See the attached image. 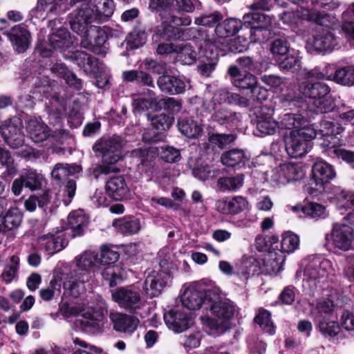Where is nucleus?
Here are the masks:
<instances>
[{
  "label": "nucleus",
  "mask_w": 354,
  "mask_h": 354,
  "mask_svg": "<svg viewBox=\"0 0 354 354\" xmlns=\"http://www.w3.org/2000/svg\"><path fill=\"white\" fill-rule=\"evenodd\" d=\"M308 263L306 265L304 270L305 282L308 283L310 288L317 287V282L328 277L334 274L335 270L330 261L322 259L320 257L312 256L308 259Z\"/></svg>",
  "instance_id": "nucleus-6"
},
{
  "label": "nucleus",
  "mask_w": 354,
  "mask_h": 354,
  "mask_svg": "<svg viewBox=\"0 0 354 354\" xmlns=\"http://www.w3.org/2000/svg\"><path fill=\"white\" fill-rule=\"evenodd\" d=\"M308 44L316 51L324 52L333 50L337 43L330 31L322 29L316 32L313 38L308 40Z\"/></svg>",
  "instance_id": "nucleus-22"
},
{
  "label": "nucleus",
  "mask_w": 354,
  "mask_h": 354,
  "mask_svg": "<svg viewBox=\"0 0 354 354\" xmlns=\"http://www.w3.org/2000/svg\"><path fill=\"white\" fill-rule=\"evenodd\" d=\"M326 246L330 250L348 251L354 241L353 228L347 225L335 224L330 234L325 236Z\"/></svg>",
  "instance_id": "nucleus-8"
},
{
  "label": "nucleus",
  "mask_w": 354,
  "mask_h": 354,
  "mask_svg": "<svg viewBox=\"0 0 354 354\" xmlns=\"http://www.w3.org/2000/svg\"><path fill=\"white\" fill-rule=\"evenodd\" d=\"M178 126L181 133L189 138H198L203 131L201 127L191 119L178 120Z\"/></svg>",
  "instance_id": "nucleus-41"
},
{
  "label": "nucleus",
  "mask_w": 354,
  "mask_h": 354,
  "mask_svg": "<svg viewBox=\"0 0 354 354\" xmlns=\"http://www.w3.org/2000/svg\"><path fill=\"white\" fill-rule=\"evenodd\" d=\"M165 285L162 274L153 271L146 278L144 283V290L149 297L158 296Z\"/></svg>",
  "instance_id": "nucleus-32"
},
{
  "label": "nucleus",
  "mask_w": 354,
  "mask_h": 354,
  "mask_svg": "<svg viewBox=\"0 0 354 354\" xmlns=\"http://www.w3.org/2000/svg\"><path fill=\"white\" fill-rule=\"evenodd\" d=\"M82 35L84 38L81 40V46L93 52H96L97 48L102 46L107 39L105 32L97 26H91Z\"/></svg>",
  "instance_id": "nucleus-20"
},
{
  "label": "nucleus",
  "mask_w": 354,
  "mask_h": 354,
  "mask_svg": "<svg viewBox=\"0 0 354 354\" xmlns=\"http://www.w3.org/2000/svg\"><path fill=\"white\" fill-rule=\"evenodd\" d=\"M107 304L104 299L99 301V307L93 312L86 311L82 314L83 319L79 320L82 329L88 333L95 334L102 331V320L107 313Z\"/></svg>",
  "instance_id": "nucleus-11"
},
{
  "label": "nucleus",
  "mask_w": 354,
  "mask_h": 354,
  "mask_svg": "<svg viewBox=\"0 0 354 354\" xmlns=\"http://www.w3.org/2000/svg\"><path fill=\"white\" fill-rule=\"evenodd\" d=\"M300 66V57L295 52H289L287 56L279 62V67L281 70L295 71Z\"/></svg>",
  "instance_id": "nucleus-57"
},
{
  "label": "nucleus",
  "mask_w": 354,
  "mask_h": 354,
  "mask_svg": "<svg viewBox=\"0 0 354 354\" xmlns=\"http://www.w3.org/2000/svg\"><path fill=\"white\" fill-rule=\"evenodd\" d=\"M192 19L188 16L177 17L172 13V10L164 16L162 25L156 28V33L165 39L187 40L189 38L188 28H181L178 26H188Z\"/></svg>",
  "instance_id": "nucleus-4"
},
{
  "label": "nucleus",
  "mask_w": 354,
  "mask_h": 354,
  "mask_svg": "<svg viewBox=\"0 0 354 354\" xmlns=\"http://www.w3.org/2000/svg\"><path fill=\"white\" fill-rule=\"evenodd\" d=\"M23 214L18 208H10L2 218L3 226L8 230L18 227L22 221Z\"/></svg>",
  "instance_id": "nucleus-48"
},
{
  "label": "nucleus",
  "mask_w": 354,
  "mask_h": 354,
  "mask_svg": "<svg viewBox=\"0 0 354 354\" xmlns=\"http://www.w3.org/2000/svg\"><path fill=\"white\" fill-rule=\"evenodd\" d=\"M203 291L205 292L207 297H210V290H198L195 286L187 288L180 298L183 306L190 310L199 309L204 302Z\"/></svg>",
  "instance_id": "nucleus-21"
},
{
  "label": "nucleus",
  "mask_w": 354,
  "mask_h": 354,
  "mask_svg": "<svg viewBox=\"0 0 354 354\" xmlns=\"http://www.w3.org/2000/svg\"><path fill=\"white\" fill-rule=\"evenodd\" d=\"M243 22L236 18L225 19L218 24L215 28V33L219 38L224 39L236 35L242 28Z\"/></svg>",
  "instance_id": "nucleus-30"
},
{
  "label": "nucleus",
  "mask_w": 354,
  "mask_h": 354,
  "mask_svg": "<svg viewBox=\"0 0 354 354\" xmlns=\"http://www.w3.org/2000/svg\"><path fill=\"white\" fill-rule=\"evenodd\" d=\"M93 18H95L94 10L88 5L84 4L71 14V28L74 32L81 35L86 32L88 24L91 22Z\"/></svg>",
  "instance_id": "nucleus-13"
},
{
  "label": "nucleus",
  "mask_w": 354,
  "mask_h": 354,
  "mask_svg": "<svg viewBox=\"0 0 354 354\" xmlns=\"http://www.w3.org/2000/svg\"><path fill=\"white\" fill-rule=\"evenodd\" d=\"M0 134L8 145L13 149H18L24 145L23 125L20 119L17 117L2 122L0 125Z\"/></svg>",
  "instance_id": "nucleus-9"
},
{
  "label": "nucleus",
  "mask_w": 354,
  "mask_h": 354,
  "mask_svg": "<svg viewBox=\"0 0 354 354\" xmlns=\"http://www.w3.org/2000/svg\"><path fill=\"white\" fill-rule=\"evenodd\" d=\"M248 203L245 198L236 196L231 199H223L216 203V209L224 214H236L244 210Z\"/></svg>",
  "instance_id": "nucleus-23"
},
{
  "label": "nucleus",
  "mask_w": 354,
  "mask_h": 354,
  "mask_svg": "<svg viewBox=\"0 0 354 354\" xmlns=\"http://www.w3.org/2000/svg\"><path fill=\"white\" fill-rule=\"evenodd\" d=\"M165 320L167 325L171 326L172 329L177 332L181 333L192 324V320L186 313L171 310L168 315H165Z\"/></svg>",
  "instance_id": "nucleus-26"
},
{
  "label": "nucleus",
  "mask_w": 354,
  "mask_h": 354,
  "mask_svg": "<svg viewBox=\"0 0 354 354\" xmlns=\"http://www.w3.org/2000/svg\"><path fill=\"white\" fill-rule=\"evenodd\" d=\"M227 101L230 104H234L243 107L248 106L250 103L261 102L268 97V90H248L246 96L244 93H229L225 90Z\"/></svg>",
  "instance_id": "nucleus-15"
},
{
  "label": "nucleus",
  "mask_w": 354,
  "mask_h": 354,
  "mask_svg": "<svg viewBox=\"0 0 354 354\" xmlns=\"http://www.w3.org/2000/svg\"><path fill=\"white\" fill-rule=\"evenodd\" d=\"M64 57L75 62L86 73L93 72L97 66V59L92 55L80 50L64 53Z\"/></svg>",
  "instance_id": "nucleus-25"
},
{
  "label": "nucleus",
  "mask_w": 354,
  "mask_h": 354,
  "mask_svg": "<svg viewBox=\"0 0 354 354\" xmlns=\"http://www.w3.org/2000/svg\"><path fill=\"white\" fill-rule=\"evenodd\" d=\"M318 322L319 331L325 337H335L340 332V326L338 322L335 321L319 319Z\"/></svg>",
  "instance_id": "nucleus-53"
},
{
  "label": "nucleus",
  "mask_w": 354,
  "mask_h": 354,
  "mask_svg": "<svg viewBox=\"0 0 354 354\" xmlns=\"http://www.w3.org/2000/svg\"><path fill=\"white\" fill-rule=\"evenodd\" d=\"M102 275L111 287L115 286L121 283L123 279L122 270L117 266L106 267L102 272Z\"/></svg>",
  "instance_id": "nucleus-49"
},
{
  "label": "nucleus",
  "mask_w": 354,
  "mask_h": 354,
  "mask_svg": "<svg viewBox=\"0 0 354 354\" xmlns=\"http://www.w3.org/2000/svg\"><path fill=\"white\" fill-rule=\"evenodd\" d=\"M21 176L24 181L26 188H28L31 191L41 188V177L35 171L28 170Z\"/></svg>",
  "instance_id": "nucleus-56"
},
{
  "label": "nucleus",
  "mask_w": 354,
  "mask_h": 354,
  "mask_svg": "<svg viewBox=\"0 0 354 354\" xmlns=\"http://www.w3.org/2000/svg\"><path fill=\"white\" fill-rule=\"evenodd\" d=\"M160 88H185L191 87L189 80L170 75H162L157 80Z\"/></svg>",
  "instance_id": "nucleus-39"
},
{
  "label": "nucleus",
  "mask_w": 354,
  "mask_h": 354,
  "mask_svg": "<svg viewBox=\"0 0 354 354\" xmlns=\"http://www.w3.org/2000/svg\"><path fill=\"white\" fill-rule=\"evenodd\" d=\"M126 143L122 137L113 136L107 140L96 142L93 149L95 152L100 153L103 163L115 165L122 158L120 150Z\"/></svg>",
  "instance_id": "nucleus-7"
},
{
  "label": "nucleus",
  "mask_w": 354,
  "mask_h": 354,
  "mask_svg": "<svg viewBox=\"0 0 354 354\" xmlns=\"http://www.w3.org/2000/svg\"><path fill=\"white\" fill-rule=\"evenodd\" d=\"M198 53L190 44L178 45L176 59L183 64L191 65L195 62Z\"/></svg>",
  "instance_id": "nucleus-43"
},
{
  "label": "nucleus",
  "mask_w": 354,
  "mask_h": 354,
  "mask_svg": "<svg viewBox=\"0 0 354 354\" xmlns=\"http://www.w3.org/2000/svg\"><path fill=\"white\" fill-rule=\"evenodd\" d=\"M304 214L313 218L324 217L326 215V207L317 203H310L302 207Z\"/></svg>",
  "instance_id": "nucleus-64"
},
{
  "label": "nucleus",
  "mask_w": 354,
  "mask_h": 354,
  "mask_svg": "<svg viewBox=\"0 0 354 354\" xmlns=\"http://www.w3.org/2000/svg\"><path fill=\"white\" fill-rule=\"evenodd\" d=\"M81 170L80 165L59 162L54 166L50 174L55 180L61 183L68 176L78 174Z\"/></svg>",
  "instance_id": "nucleus-33"
},
{
  "label": "nucleus",
  "mask_w": 354,
  "mask_h": 354,
  "mask_svg": "<svg viewBox=\"0 0 354 354\" xmlns=\"http://www.w3.org/2000/svg\"><path fill=\"white\" fill-rule=\"evenodd\" d=\"M316 137V130L310 127L292 130L284 138L287 153L294 158L302 157L311 149V141Z\"/></svg>",
  "instance_id": "nucleus-3"
},
{
  "label": "nucleus",
  "mask_w": 354,
  "mask_h": 354,
  "mask_svg": "<svg viewBox=\"0 0 354 354\" xmlns=\"http://www.w3.org/2000/svg\"><path fill=\"white\" fill-rule=\"evenodd\" d=\"M246 158L244 151L241 149H232L223 153L221 161L223 165L235 167L243 162Z\"/></svg>",
  "instance_id": "nucleus-45"
},
{
  "label": "nucleus",
  "mask_w": 354,
  "mask_h": 354,
  "mask_svg": "<svg viewBox=\"0 0 354 354\" xmlns=\"http://www.w3.org/2000/svg\"><path fill=\"white\" fill-rule=\"evenodd\" d=\"M299 245V236L288 232L284 234L281 241V250L283 252L291 253L297 250Z\"/></svg>",
  "instance_id": "nucleus-55"
},
{
  "label": "nucleus",
  "mask_w": 354,
  "mask_h": 354,
  "mask_svg": "<svg viewBox=\"0 0 354 354\" xmlns=\"http://www.w3.org/2000/svg\"><path fill=\"white\" fill-rule=\"evenodd\" d=\"M304 76L308 84L311 85L310 87L308 85L306 86L305 88H324L326 86L324 83L320 82L326 78V74L321 72L318 68L305 72ZM326 87L328 88V86Z\"/></svg>",
  "instance_id": "nucleus-46"
},
{
  "label": "nucleus",
  "mask_w": 354,
  "mask_h": 354,
  "mask_svg": "<svg viewBox=\"0 0 354 354\" xmlns=\"http://www.w3.org/2000/svg\"><path fill=\"white\" fill-rule=\"evenodd\" d=\"M336 176L333 167L324 160L317 161L312 167V180L318 187L324 189Z\"/></svg>",
  "instance_id": "nucleus-17"
},
{
  "label": "nucleus",
  "mask_w": 354,
  "mask_h": 354,
  "mask_svg": "<svg viewBox=\"0 0 354 354\" xmlns=\"http://www.w3.org/2000/svg\"><path fill=\"white\" fill-rule=\"evenodd\" d=\"M111 292L112 299L129 313H135L143 306L140 291L133 286L119 287Z\"/></svg>",
  "instance_id": "nucleus-5"
},
{
  "label": "nucleus",
  "mask_w": 354,
  "mask_h": 354,
  "mask_svg": "<svg viewBox=\"0 0 354 354\" xmlns=\"http://www.w3.org/2000/svg\"><path fill=\"white\" fill-rule=\"evenodd\" d=\"M254 322L266 332L270 335L274 333V328L271 321L270 313L266 310H261L255 317Z\"/></svg>",
  "instance_id": "nucleus-59"
},
{
  "label": "nucleus",
  "mask_w": 354,
  "mask_h": 354,
  "mask_svg": "<svg viewBox=\"0 0 354 354\" xmlns=\"http://www.w3.org/2000/svg\"><path fill=\"white\" fill-rule=\"evenodd\" d=\"M278 127V123L270 117L259 119L257 122V131L254 133L258 136L273 135Z\"/></svg>",
  "instance_id": "nucleus-44"
},
{
  "label": "nucleus",
  "mask_w": 354,
  "mask_h": 354,
  "mask_svg": "<svg viewBox=\"0 0 354 354\" xmlns=\"http://www.w3.org/2000/svg\"><path fill=\"white\" fill-rule=\"evenodd\" d=\"M149 7L158 12L161 20L172 9V0H150Z\"/></svg>",
  "instance_id": "nucleus-63"
},
{
  "label": "nucleus",
  "mask_w": 354,
  "mask_h": 354,
  "mask_svg": "<svg viewBox=\"0 0 354 354\" xmlns=\"http://www.w3.org/2000/svg\"><path fill=\"white\" fill-rule=\"evenodd\" d=\"M0 164L6 167V170L2 174L1 178H6V176H10L17 173V169L14 165V159L10 152L7 150L0 148Z\"/></svg>",
  "instance_id": "nucleus-58"
},
{
  "label": "nucleus",
  "mask_w": 354,
  "mask_h": 354,
  "mask_svg": "<svg viewBox=\"0 0 354 354\" xmlns=\"http://www.w3.org/2000/svg\"><path fill=\"white\" fill-rule=\"evenodd\" d=\"M212 119L220 124H230L238 120L236 113L228 111L225 109H220L214 112Z\"/></svg>",
  "instance_id": "nucleus-61"
},
{
  "label": "nucleus",
  "mask_w": 354,
  "mask_h": 354,
  "mask_svg": "<svg viewBox=\"0 0 354 354\" xmlns=\"http://www.w3.org/2000/svg\"><path fill=\"white\" fill-rule=\"evenodd\" d=\"M219 41H214L212 42L209 39L204 41V44L202 48L204 49V51H206L207 48L209 49L210 55H206L205 56L207 59V62L202 63L198 66V72L204 76H209L211 73L214 70L216 65V60L217 58V54L214 52V48L218 47Z\"/></svg>",
  "instance_id": "nucleus-28"
},
{
  "label": "nucleus",
  "mask_w": 354,
  "mask_h": 354,
  "mask_svg": "<svg viewBox=\"0 0 354 354\" xmlns=\"http://www.w3.org/2000/svg\"><path fill=\"white\" fill-rule=\"evenodd\" d=\"M109 318L115 330L127 335L135 332L140 324V321L136 317L122 313H111Z\"/></svg>",
  "instance_id": "nucleus-16"
},
{
  "label": "nucleus",
  "mask_w": 354,
  "mask_h": 354,
  "mask_svg": "<svg viewBox=\"0 0 354 354\" xmlns=\"http://www.w3.org/2000/svg\"><path fill=\"white\" fill-rule=\"evenodd\" d=\"M244 181L245 175L239 173L218 178L216 186L223 192H236L243 186Z\"/></svg>",
  "instance_id": "nucleus-27"
},
{
  "label": "nucleus",
  "mask_w": 354,
  "mask_h": 354,
  "mask_svg": "<svg viewBox=\"0 0 354 354\" xmlns=\"http://www.w3.org/2000/svg\"><path fill=\"white\" fill-rule=\"evenodd\" d=\"M76 266L80 270L88 271L100 263V259L97 254L91 251H86L75 258Z\"/></svg>",
  "instance_id": "nucleus-40"
},
{
  "label": "nucleus",
  "mask_w": 354,
  "mask_h": 354,
  "mask_svg": "<svg viewBox=\"0 0 354 354\" xmlns=\"http://www.w3.org/2000/svg\"><path fill=\"white\" fill-rule=\"evenodd\" d=\"M147 35L142 28H135L129 35L127 43L133 48H138L144 45L147 41Z\"/></svg>",
  "instance_id": "nucleus-52"
},
{
  "label": "nucleus",
  "mask_w": 354,
  "mask_h": 354,
  "mask_svg": "<svg viewBox=\"0 0 354 354\" xmlns=\"http://www.w3.org/2000/svg\"><path fill=\"white\" fill-rule=\"evenodd\" d=\"M49 100L52 106L56 109V111L51 110L49 112V122L54 127L57 125L58 127L53 130H50L49 127L41 120H30L28 123L27 129L30 138L35 142H41L50 136L59 141L66 137L68 134V132L63 129L61 125V114L66 111V102L64 100H61L57 95H53Z\"/></svg>",
  "instance_id": "nucleus-1"
},
{
  "label": "nucleus",
  "mask_w": 354,
  "mask_h": 354,
  "mask_svg": "<svg viewBox=\"0 0 354 354\" xmlns=\"http://www.w3.org/2000/svg\"><path fill=\"white\" fill-rule=\"evenodd\" d=\"M335 308L334 301L330 298L317 299L313 304L312 313L315 319L319 320L326 316L330 315Z\"/></svg>",
  "instance_id": "nucleus-37"
},
{
  "label": "nucleus",
  "mask_w": 354,
  "mask_h": 354,
  "mask_svg": "<svg viewBox=\"0 0 354 354\" xmlns=\"http://www.w3.org/2000/svg\"><path fill=\"white\" fill-rule=\"evenodd\" d=\"M118 230L124 235H133L141 230L140 222L133 218H122L115 221L113 223Z\"/></svg>",
  "instance_id": "nucleus-35"
},
{
  "label": "nucleus",
  "mask_w": 354,
  "mask_h": 354,
  "mask_svg": "<svg viewBox=\"0 0 354 354\" xmlns=\"http://www.w3.org/2000/svg\"><path fill=\"white\" fill-rule=\"evenodd\" d=\"M328 80H332L344 86H354V66H348L338 69L333 78L328 77Z\"/></svg>",
  "instance_id": "nucleus-42"
},
{
  "label": "nucleus",
  "mask_w": 354,
  "mask_h": 354,
  "mask_svg": "<svg viewBox=\"0 0 354 354\" xmlns=\"http://www.w3.org/2000/svg\"><path fill=\"white\" fill-rule=\"evenodd\" d=\"M274 173H283L286 181H296L304 177L303 169L295 164H285L274 169Z\"/></svg>",
  "instance_id": "nucleus-36"
},
{
  "label": "nucleus",
  "mask_w": 354,
  "mask_h": 354,
  "mask_svg": "<svg viewBox=\"0 0 354 354\" xmlns=\"http://www.w3.org/2000/svg\"><path fill=\"white\" fill-rule=\"evenodd\" d=\"M8 35L14 48L19 53L27 50L30 44V35L26 28L21 25L15 26Z\"/></svg>",
  "instance_id": "nucleus-24"
},
{
  "label": "nucleus",
  "mask_w": 354,
  "mask_h": 354,
  "mask_svg": "<svg viewBox=\"0 0 354 354\" xmlns=\"http://www.w3.org/2000/svg\"><path fill=\"white\" fill-rule=\"evenodd\" d=\"M243 19L245 24H256L259 27L270 30V32L272 30V17L269 15L260 12H251L245 14Z\"/></svg>",
  "instance_id": "nucleus-38"
},
{
  "label": "nucleus",
  "mask_w": 354,
  "mask_h": 354,
  "mask_svg": "<svg viewBox=\"0 0 354 354\" xmlns=\"http://www.w3.org/2000/svg\"><path fill=\"white\" fill-rule=\"evenodd\" d=\"M63 0H37V6L30 12L31 20H44L59 15L62 10Z\"/></svg>",
  "instance_id": "nucleus-14"
},
{
  "label": "nucleus",
  "mask_w": 354,
  "mask_h": 354,
  "mask_svg": "<svg viewBox=\"0 0 354 354\" xmlns=\"http://www.w3.org/2000/svg\"><path fill=\"white\" fill-rule=\"evenodd\" d=\"M148 120H151L153 129L145 131L142 135V140L146 142H158L161 139V136L155 132L154 129L158 131H165L170 128L174 118L165 113L156 115L147 114Z\"/></svg>",
  "instance_id": "nucleus-12"
},
{
  "label": "nucleus",
  "mask_w": 354,
  "mask_h": 354,
  "mask_svg": "<svg viewBox=\"0 0 354 354\" xmlns=\"http://www.w3.org/2000/svg\"><path fill=\"white\" fill-rule=\"evenodd\" d=\"M283 104H293L313 111L326 113L333 111L335 100L327 92V90H291L288 93L281 97Z\"/></svg>",
  "instance_id": "nucleus-2"
},
{
  "label": "nucleus",
  "mask_w": 354,
  "mask_h": 354,
  "mask_svg": "<svg viewBox=\"0 0 354 354\" xmlns=\"http://www.w3.org/2000/svg\"><path fill=\"white\" fill-rule=\"evenodd\" d=\"M212 304L210 305L212 313L218 319L228 320L234 315L235 308L229 300H215L209 297Z\"/></svg>",
  "instance_id": "nucleus-31"
},
{
  "label": "nucleus",
  "mask_w": 354,
  "mask_h": 354,
  "mask_svg": "<svg viewBox=\"0 0 354 354\" xmlns=\"http://www.w3.org/2000/svg\"><path fill=\"white\" fill-rule=\"evenodd\" d=\"M106 194L115 201H122L130 198V191L124 178L117 176L109 178L105 186Z\"/></svg>",
  "instance_id": "nucleus-19"
},
{
  "label": "nucleus",
  "mask_w": 354,
  "mask_h": 354,
  "mask_svg": "<svg viewBox=\"0 0 354 354\" xmlns=\"http://www.w3.org/2000/svg\"><path fill=\"white\" fill-rule=\"evenodd\" d=\"M48 42L50 48L47 50L46 47H44L41 49V53L44 57L50 56L53 50L59 48L64 50L73 45L70 33L65 28H59L52 33L48 38Z\"/></svg>",
  "instance_id": "nucleus-18"
},
{
  "label": "nucleus",
  "mask_w": 354,
  "mask_h": 354,
  "mask_svg": "<svg viewBox=\"0 0 354 354\" xmlns=\"http://www.w3.org/2000/svg\"><path fill=\"white\" fill-rule=\"evenodd\" d=\"M306 120L304 117L301 114L295 113H286L285 114L281 121V124L284 129H299L304 127H306L304 124Z\"/></svg>",
  "instance_id": "nucleus-50"
},
{
  "label": "nucleus",
  "mask_w": 354,
  "mask_h": 354,
  "mask_svg": "<svg viewBox=\"0 0 354 354\" xmlns=\"http://www.w3.org/2000/svg\"><path fill=\"white\" fill-rule=\"evenodd\" d=\"M88 223V218L82 212H73L68 216V225L72 230L73 236L82 234Z\"/></svg>",
  "instance_id": "nucleus-34"
},
{
  "label": "nucleus",
  "mask_w": 354,
  "mask_h": 354,
  "mask_svg": "<svg viewBox=\"0 0 354 354\" xmlns=\"http://www.w3.org/2000/svg\"><path fill=\"white\" fill-rule=\"evenodd\" d=\"M135 105L142 110L152 109L158 111L165 109L171 113H179L182 109L181 102L173 98H157L152 96L151 92L149 93V97H142L134 100Z\"/></svg>",
  "instance_id": "nucleus-10"
},
{
  "label": "nucleus",
  "mask_w": 354,
  "mask_h": 354,
  "mask_svg": "<svg viewBox=\"0 0 354 354\" xmlns=\"http://www.w3.org/2000/svg\"><path fill=\"white\" fill-rule=\"evenodd\" d=\"M19 258L17 256H12L10 262L7 265L1 273V277L6 283H10L17 274L19 269Z\"/></svg>",
  "instance_id": "nucleus-54"
},
{
  "label": "nucleus",
  "mask_w": 354,
  "mask_h": 354,
  "mask_svg": "<svg viewBox=\"0 0 354 354\" xmlns=\"http://www.w3.org/2000/svg\"><path fill=\"white\" fill-rule=\"evenodd\" d=\"M223 19L222 15L218 12L202 15L195 19V24L198 26L213 27Z\"/></svg>",
  "instance_id": "nucleus-62"
},
{
  "label": "nucleus",
  "mask_w": 354,
  "mask_h": 354,
  "mask_svg": "<svg viewBox=\"0 0 354 354\" xmlns=\"http://www.w3.org/2000/svg\"><path fill=\"white\" fill-rule=\"evenodd\" d=\"M339 134H333L320 136V146L322 149L328 150L330 155H339V151L341 149L337 147L341 145V140L337 136Z\"/></svg>",
  "instance_id": "nucleus-51"
},
{
  "label": "nucleus",
  "mask_w": 354,
  "mask_h": 354,
  "mask_svg": "<svg viewBox=\"0 0 354 354\" xmlns=\"http://www.w3.org/2000/svg\"><path fill=\"white\" fill-rule=\"evenodd\" d=\"M63 287L73 297H78L84 290V281L77 279L76 276L73 277L72 272L71 277L64 281Z\"/></svg>",
  "instance_id": "nucleus-47"
},
{
  "label": "nucleus",
  "mask_w": 354,
  "mask_h": 354,
  "mask_svg": "<svg viewBox=\"0 0 354 354\" xmlns=\"http://www.w3.org/2000/svg\"><path fill=\"white\" fill-rule=\"evenodd\" d=\"M120 258L119 252L113 248L112 246L108 245H103L101 247V254L100 259V263L102 264H112L118 261Z\"/></svg>",
  "instance_id": "nucleus-60"
},
{
  "label": "nucleus",
  "mask_w": 354,
  "mask_h": 354,
  "mask_svg": "<svg viewBox=\"0 0 354 354\" xmlns=\"http://www.w3.org/2000/svg\"><path fill=\"white\" fill-rule=\"evenodd\" d=\"M39 241L45 250L50 254L57 253L63 250L68 244V241L62 235L44 234L39 238Z\"/></svg>",
  "instance_id": "nucleus-29"
}]
</instances>
